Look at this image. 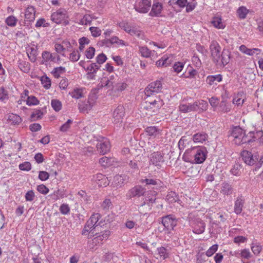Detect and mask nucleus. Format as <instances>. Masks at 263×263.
Here are the masks:
<instances>
[{
    "label": "nucleus",
    "mask_w": 263,
    "mask_h": 263,
    "mask_svg": "<svg viewBox=\"0 0 263 263\" xmlns=\"http://www.w3.org/2000/svg\"><path fill=\"white\" fill-rule=\"evenodd\" d=\"M207 151L204 146L194 147L185 151L183 155L184 161L193 164L202 163L206 159Z\"/></svg>",
    "instance_id": "obj_1"
},
{
    "label": "nucleus",
    "mask_w": 263,
    "mask_h": 263,
    "mask_svg": "<svg viewBox=\"0 0 263 263\" xmlns=\"http://www.w3.org/2000/svg\"><path fill=\"white\" fill-rule=\"evenodd\" d=\"M163 105V100L160 96L152 95L146 98L142 107L146 114H152L157 112Z\"/></svg>",
    "instance_id": "obj_2"
},
{
    "label": "nucleus",
    "mask_w": 263,
    "mask_h": 263,
    "mask_svg": "<svg viewBox=\"0 0 263 263\" xmlns=\"http://www.w3.org/2000/svg\"><path fill=\"white\" fill-rule=\"evenodd\" d=\"M230 137L232 142L237 145L246 143L248 141L245 131L239 126H235L232 128Z\"/></svg>",
    "instance_id": "obj_3"
},
{
    "label": "nucleus",
    "mask_w": 263,
    "mask_h": 263,
    "mask_svg": "<svg viewBox=\"0 0 263 263\" xmlns=\"http://www.w3.org/2000/svg\"><path fill=\"white\" fill-rule=\"evenodd\" d=\"M118 26L130 35L135 36L139 38H142L143 36V32L138 26L132 25L126 21L119 23Z\"/></svg>",
    "instance_id": "obj_4"
},
{
    "label": "nucleus",
    "mask_w": 263,
    "mask_h": 263,
    "mask_svg": "<svg viewBox=\"0 0 263 263\" xmlns=\"http://www.w3.org/2000/svg\"><path fill=\"white\" fill-rule=\"evenodd\" d=\"M118 26L130 35L135 36L139 38H142L143 36V32L138 26L132 25L126 21L119 23Z\"/></svg>",
    "instance_id": "obj_5"
},
{
    "label": "nucleus",
    "mask_w": 263,
    "mask_h": 263,
    "mask_svg": "<svg viewBox=\"0 0 263 263\" xmlns=\"http://www.w3.org/2000/svg\"><path fill=\"white\" fill-rule=\"evenodd\" d=\"M74 45H77V43L74 41L71 43L68 40H64L61 43H55L54 50L57 53L65 57L66 52L72 50Z\"/></svg>",
    "instance_id": "obj_6"
},
{
    "label": "nucleus",
    "mask_w": 263,
    "mask_h": 263,
    "mask_svg": "<svg viewBox=\"0 0 263 263\" xmlns=\"http://www.w3.org/2000/svg\"><path fill=\"white\" fill-rule=\"evenodd\" d=\"M51 18L57 24H63L66 25L69 23L67 12L64 9H60L52 13Z\"/></svg>",
    "instance_id": "obj_7"
},
{
    "label": "nucleus",
    "mask_w": 263,
    "mask_h": 263,
    "mask_svg": "<svg viewBox=\"0 0 263 263\" xmlns=\"http://www.w3.org/2000/svg\"><path fill=\"white\" fill-rule=\"evenodd\" d=\"M110 235V232L108 230L104 231L100 235L93 238L91 240L88 241L89 247L91 249H95L97 246L102 245L104 241L107 239Z\"/></svg>",
    "instance_id": "obj_8"
},
{
    "label": "nucleus",
    "mask_w": 263,
    "mask_h": 263,
    "mask_svg": "<svg viewBox=\"0 0 263 263\" xmlns=\"http://www.w3.org/2000/svg\"><path fill=\"white\" fill-rule=\"evenodd\" d=\"M3 122L12 126L19 125L22 122V118L17 114L9 112L5 115Z\"/></svg>",
    "instance_id": "obj_9"
},
{
    "label": "nucleus",
    "mask_w": 263,
    "mask_h": 263,
    "mask_svg": "<svg viewBox=\"0 0 263 263\" xmlns=\"http://www.w3.org/2000/svg\"><path fill=\"white\" fill-rule=\"evenodd\" d=\"M177 223L178 220L174 215H168L162 217V223L167 230H174Z\"/></svg>",
    "instance_id": "obj_10"
},
{
    "label": "nucleus",
    "mask_w": 263,
    "mask_h": 263,
    "mask_svg": "<svg viewBox=\"0 0 263 263\" xmlns=\"http://www.w3.org/2000/svg\"><path fill=\"white\" fill-rule=\"evenodd\" d=\"M151 6L152 0H137L135 9L139 13H146L149 10Z\"/></svg>",
    "instance_id": "obj_11"
},
{
    "label": "nucleus",
    "mask_w": 263,
    "mask_h": 263,
    "mask_svg": "<svg viewBox=\"0 0 263 263\" xmlns=\"http://www.w3.org/2000/svg\"><path fill=\"white\" fill-rule=\"evenodd\" d=\"M247 143L257 142L260 144H263V131H251L247 134Z\"/></svg>",
    "instance_id": "obj_12"
},
{
    "label": "nucleus",
    "mask_w": 263,
    "mask_h": 263,
    "mask_svg": "<svg viewBox=\"0 0 263 263\" xmlns=\"http://www.w3.org/2000/svg\"><path fill=\"white\" fill-rule=\"evenodd\" d=\"M242 158L245 163L249 165H254L258 160V155H253L248 151H243L241 154Z\"/></svg>",
    "instance_id": "obj_13"
},
{
    "label": "nucleus",
    "mask_w": 263,
    "mask_h": 263,
    "mask_svg": "<svg viewBox=\"0 0 263 263\" xmlns=\"http://www.w3.org/2000/svg\"><path fill=\"white\" fill-rule=\"evenodd\" d=\"M149 161L151 164L160 168L164 162V154L160 152H154L151 155Z\"/></svg>",
    "instance_id": "obj_14"
},
{
    "label": "nucleus",
    "mask_w": 263,
    "mask_h": 263,
    "mask_svg": "<svg viewBox=\"0 0 263 263\" xmlns=\"http://www.w3.org/2000/svg\"><path fill=\"white\" fill-rule=\"evenodd\" d=\"M125 112L123 106H118L114 111L112 114V121L117 126L121 125L122 123L123 118L124 116Z\"/></svg>",
    "instance_id": "obj_15"
},
{
    "label": "nucleus",
    "mask_w": 263,
    "mask_h": 263,
    "mask_svg": "<svg viewBox=\"0 0 263 263\" xmlns=\"http://www.w3.org/2000/svg\"><path fill=\"white\" fill-rule=\"evenodd\" d=\"M212 57L215 62H218L221 54V47L216 41H212L210 46Z\"/></svg>",
    "instance_id": "obj_16"
},
{
    "label": "nucleus",
    "mask_w": 263,
    "mask_h": 263,
    "mask_svg": "<svg viewBox=\"0 0 263 263\" xmlns=\"http://www.w3.org/2000/svg\"><path fill=\"white\" fill-rule=\"evenodd\" d=\"M173 62V57L172 55H164L161 59L156 62V66L159 68L167 67Z\"/></svg>",
    "instance_id": "obj_17"
},
{
    "label": "nucleus",
    "mask_w": 263,
    "mask_h": 263,
    "mask_svg": "<svg viewBox=\"0 0 263 263\" xmlns=\"http://www.w3.org/2000/svg\"><path fill=\"white\" fill-rule=\"evenodd\" d=\"M239 50L243 54L252 57L259 55L261 52V50L259 48H249L245 45H240Z\"/></svg>",
    "instance_id": "obj_18"
},
{
    "label": "nucleus",
    "mask_w": 263,
    "mask_h": 263,
    "mask_svg": "<svg viewBox=\"0 0 263 263\" xmlns=\"http://www.w3.org/2000/svg\"><path fill=\"white\" fill-rule=\"evenodd\" d=\"M93 179L99 187H106L109 183L108 178L101 173H98L94 175Z\"/></svg>",
    "instance_id": "obj_19"
},
{
    "label": "nucleus",
    "mask_w": 263,
    "mask_h": 263,
    "mask_svg": "<svg viewBox=\"0 0 263 263\" xmlns=\"http://www.w3.org/2000/svg\"><path fill=\"white\" fill-rule=\"evenodd\" d=\"M151 6L152 9L149 13V15L152 17H158L161 16V13L163 10V5L162 3L155 1Z\"/></svg>",
    "instance_id": "obj_20"
},
{
    "label": "nucleus",
    "mask_w": 263,
    "mask_h": 263,
    "mask_svg": "<svg viewBox=\"0 0 263 263\" xmlns=\"http://www.w3.org/2000/svg\"><path fill=\"white\" fill-rule=\"evenodd\" d=\"M210 23L214 28L217 29H224L226 27V24L222 17L219 15L212 17Z\"/></svg>",
    "instance_id": "obj_21"
},
{
    "label": "nucleus",
    "mask_w": 263,
    "mask_h": 263,
    "mask_svg": "<svg viewBox=\"0 0 263 263\" xmlns=\"http://www.w3.org/2000/svg\"><path fill=\"white\" fill-rule=\"evenodd\" d=\"M69 94L73 99H80L85 97L86 91L84 87H76Z\"/></svg>",
    "instance_id": "obj_22"
},
{
    "label": "nucleus",
    "mask_w": 263,
    "mask_h": 263,
    "mask_svg": "<svg viewBox=\"0 0 263 263\" xmlns=\"http://www.w3.org/2000/svg\"><path fill=\"white\" fill-rule=\"evenodd\" d=\"M192 227L193 232L197 234H202L205 230V224L201 219H197L192 223Z\"/></svg>",
    "instance_id": "obj_23"
},
{
    "label": "nucleus",
    "mask_w": 263,
    "mask_h": 263,
    "mask_svg": "<svg viewBox=\"0 0 263 263\" xmlns=\"http://www.w3.org/2000/svg\"><path fill=\"white\" fill-rule=\"evenodd\" d=\"M26 51L30 61L32 62H35L37 55L36 46L34 44H31L27 47Z\"/></svg>",
    "instance_id": "obj_24"
},
{
    "label": "nucleus",
    "mask_w": 263,
    "mask_h": 263,
    "mask_svg": "<svg viewBox=\"0 0 263 263\" xmlns=\"http://www.w3.org/2000/svg\"><path fill=\"white\" fill-rule=\"evenodd\" d=\"M194 106H195V111L198 112L205 111L208 108L207 102L203 100L196 101L194 102Z\"/></svg>",
    "instance_id": "obj_25"
},
{
    "label": "nucleus",
    "mask_w": 263,
    "mask_h": 263,
    "mask_svg": "<svg viewBox=\"0 0 263 263\" xmlns=\"http://www.w3.org/2000/svg\"><path fill=\"white\" fill-rule=\"evenodd\" d=\"M245 204V199L242 196L238 197L234 203V212L237 215L240 214L242 211Z\"/></svg>",
    "instance_id": "obj_26"
},
{
    "label": "nucleus",
    "mask_w": 263,
    "mask_h": 263,
    "mask_svg": "<svg viewBox=\"0 0 263 263\" xmlns=\"http://www.w3.org/2000/svg\"><path fill=\"white\" fill-rule=\"evenodd\" d=\"M104 42L106 44H109L113 45H116L118 47L126 46V43L123 40L120 39L117 36H112L109 39L105 40Z\"/></svg>",
    "instance_id": "obj_27"
},
{
    "label": "nucleus",
    "mask_w": 263,
    "mask_h": 263,
    "mask_svg": "<svg viewBox=\"0 0 263 263\" xmlns=\"http://www.w3.org/2000/svg\"><path fill=\"white\" fill-rule=\"evenodd\" d=\"M98 151L102 154H105L110 150V145L109 141L106 140L104 142L98 143L97 144Z\"/></svg>",
    "instance_id": "obj_28"
},
{
    "label": "nucleus",
    "mask_w": 263,
    "mask_h": 263,
    "mask_svg": "<svg viewBox=\"0 0 263 263\" xmlns=\"http://www.w3.org/2000/svg\"><path fill=\"white\" fill-rule=\"evenodd\" d=\"M145 192V189L141 186L137 185L132 189L129 191L128 194L130 198L135 197L136 196H142Z\"/></svg>",
    "instance_id": "obj_29"
},
{
    "label": "nucleus",
    "mask_w": 263,
    "mask_h": 263,
    "mask_svg": "<svg viewBox=\"0 0 263 263\" xmlns=\"http://www.w3.org/2000/svg\"><path fill=\"white\" fill-rule=\"evenodd\" d=\"M179 110L183 113H187L195 111V106H194V103H181L179 106Z\"/></svg>",
    "instance_id": "obj_30"
},
{
    "label": "nucleus",
    "mask_w": 263,
    "mask_h": 263,
    "mask_svg": "<svg viewBox=\"0 0 263 263\" xmlns=\"http://www.w3.org/2000/svg\"><path fill=\"white\" fill-rule=\"evenodd\" d=\"M35 11L33 6H28L25 11V18L28 22H32L35 19Z\"/></svg>",
    "instance_id": "obj_31"
},
{
    "label": "nucleus",
    "mask_w": 263,
    "mask_h": 263,
    "mask_svg": "<svg viewBox=\"0 0 263 263\" xmlns=\"http://www.w3.org/2000/svg\"><path fill=\"white\" fill-rule=\"evenodd\" d=\"M208 138V134L203 132L196 133L193 136V140L195 143H203Z\"/></svg>",
    "instance_id": "obj_32"
},
{
    "label": "nucleus",
    "mask_w": 263,
    "mask_h": 263,
    "mask_svg": "<svg viewBox=\"0 0 263 263\" xmlns=\"http://www.w3.org/2000/svg\"><path fill=\"white\" fill-rule=\"evenodd\" d=\"M222 80V75L219 74L216 75L208 76L206 78V83L209 85H216L217 83L220 82Z\"/></svg>",
    "instance_id": "obj_33"
},
{
    "label": "nucleus",
    "mask_w": 263,
    "mask_h": 263,
    "mask_svg": "<svg viewBox=\"0 0 263 263\" xmlns=\"http://www.w3.org/2000/svg\"><path fill=\"white\" fill-rule=\"evenodd\" d=\"M99 162L102 167H108L114 164L115 159L104 156L99 159Z\"/></svg>",
    "instance_id": "obj_34"
},
{
    "label": "nucleus",
    "mask_w": 263,
    "mask_h": 263,
    "mask_svg": "<svg viewBox=\"0 0 263 263\" xmlns=\"http://www.w3.org/2000/svg\"><path fill=\"white\" fill-rule=\"evenodd\" d=\"M149 90L153 92H158L162 88V84L160 81H156L151 83L148 86Z\"/></svg>",
    "instance_id": "obj_35"
},
{
    "label": "nucleus",
    "mask_w": 263,
    "mask_h": 263,
    "mask_svg": "<svg viewBox=\"0 0 263 263\" xmlns=\"http://www.w3.org/2000/svg\"><path fill=\"white\" fill-rule=\"evenodd\" d=\"M243 98L244 94L242 92H238L233 98V103L237 106H242L245 102V99Z\"/></svg>",
    "instance_id": "obj_36"
},
{
    "label": "nucleus",
    "mask_w": 263,
    "mask_h": 263,
    "mask_svg": "<svg viewBox=\"0 0 263 263\" xmlns=\"http://www.w3.org/2000/svg\"><path fill=\"white\" fill-rule=\"evenodd\" d=\"M139 52L141 57L145 58H150L153 54V51L146 46H139Z\"/></svg>",
    "instance_id": "obj_37"
},
{
    "label": "nucleus",
    "mask_w": 263,
    "mask_h": 263,
    "mask_svg": "<svg viewBox=\"0 0 263 263\" xmlns=\"http://www.w3.org/2000/svg\"><path fill=\"white\" fill-rule=\"evenodd\" d=\"M221 56V63L223 65L228 64L231 58V52L228 50H223L220 54Z\"/></svg>",
    "instance_id": "obj_38"
},
{
    "label": "nucleus",
    "mask_w": 263,
    "mask_h": 263,
    "mask_svg": "<svg viewBox=\"0 0 263 263\" xmlns=\"http://www.w3.org/2000/svg\"><path fill=\"white\" fill-rule=\"evenodd\" d=\"M249 10L245 6H240L237 10V15L238 17L241 20L246 18L249 13Z\"/></svg>",
    "instance_id": "obj_39"
},
{
    "label": "nucleus",
    "mask_w": 263,
    "mask_h": 263,
    "mask_svg": "<svg viewBox=\"0 0 263 263\" xmlns=\"http://www.w3.org/2000/svg\"><path fill=\"white\" fill-rule=\"evenodd\" d=\"M78 109L80 112L88 113L92 109L89 107L87 102L81 101L78 104Z\"/></svg>",
    "instance_id": "obj_40"
},
{
    "label": "nucleus",
    "mask_w": 263,
    "mask_h": 263,
    "mask_svg": "<svg viewBox=\"0 0 263 263\" xmlns=\"http://www.w3.org/2000/svg\"><path fill=\"white\" fill-rule=\"evenodd\" d=\"M18 66L21 71L25 73H28L30 69V64L28 62L22 60L18 61Z\"/></svg>",
    "instance_id": "obj_41"
},
{
    "label": "nucleus",
    "mask_w": 263,
    "mask_h": 263,
    "mask_svg": "<svg viewBox=\"0 0 263 263\" xmlns=\"http://www.w3.org/2000/svg\"><path fill=\"white\" fill-rule=\"evenodd\" d=\"M43 60L44 62L53 61L55 59L54 53H51L49 51H44L42 54Z\"/></svg>",
    "instance_id": "obj_42"
},
{
    "label": "nucleus",
    "mask_w": 263,
    "mask_h": 263,
    "mask_svg": "<svg viewBox=\"0 0 263 263\" xmlns=\"http://www.w3.org/2000/svg\"><path fill=\"white\" fill-rule=\"evenodd\" d=\"M127 86L126 83L119 82L117 83L115 86H112V90L115 92H121L124 90Z\"/></svg>",
    "instance_id": "obj_43"
},
{
    "label": "nucleus",
    "mask_w": 263,
    "mask_h": 263,
    "mask_svg": "<svg viewBox=\"0 0 263 263\" xmlns=\"http://www.w3.org/2000/svg\"><path fill=\"white\" fill-rule=\"evenodd\" d=\"M51 105L53 109L56 112H58L62 109V102L58 99H52L51 101Z\"/></svg>",
    "instance_id": "obj_44"
},
{
    "label": "nucleus",
    "mask_w": 263,
    "mask_h": 263,
    "mask_svg": "<svg viewBox=\"0 0 263 263\" xmlns=\"http://www.w3.org/2000/svg\"><path fill=\"white\" fill-rule=\"evenodd\" d=\"M100 218L101 215L100 214L94 213L90 216L87 221L95 227L98 225V222Z\"/></svg>",
    "instance_id": "obj_45"
},
{
    "label": "nucleus",
    "mask_w": 263,
    "mask_h": 263,
    "mask_svg": "<svg viewBox=\"0 0 263 263\" xmlns=\"http://www.w3.org/2000/svg\"><path fill=\"white\" fill-rule=\"evenodd\" d=\"M98 97L96 95L93 93L90 94L88 97L87 103L89 107H90L92 109L93 107H95L97 104Z\"/></svg>",
    "instance_id": "obj_46"
},
{
    "label": "nucleus",
    "mask_w": 263,
    "mask_h": 263,
    "mask_svg": "<svg viewBox=\"0 0 263 263\" xmlns=\"http://www.w3.org/2000/svg\"><path fill=\"white\" fill-rule=\"evenodd\" d=\"M90 43V40L86 37H82L79 39V47L80 51H83L86 45H88Z\"/></svg>",
    "instance_id": "obj_47"
},
{
    "label": "nucleus",
    "mask_w": 263,
    "mask_h": 263,
    "mask_svg": "<svg viewBox=\"0 0 263 263\" xmlns=\"http://www.w3.org/2000/svg\"><path fill=\"white\" fill-rule=\"evenodd\" d=\"M146 132L150 136L157 137L160 135V132L155 126L148 127L146 129Z\"/></svg>",
    "instance_id": "obj_48"
},
{
    "label": "nucleus",
    "mask_w": 263,
    "mask_h": 263,
    "mask_svg": "<svg viewBox=\"0 0 263 263\" xmlns=\"http://www.w3.org/2000/svg\"><path fill=\"white\" fill-rule=\"evenodd\" d=\"M17 21V18L13 15H10L5 20L6 24L10 27H15L16 25Z\"/></svg>",
    "instance_id": "obj_49"
},
{
    "label": "nucleus",
    "mask_w": 263,
    "mask_h": 263,
    "mask_svg": "<svg viewBox=\"0 0 263 263\" xmlns=\"http://www.w3.org/2000/svg\"><path fill=\"white\" fill-rule=\"evenodd\" d=\"M92 21V16L89 14H85L80 20L79 24L82 25H90Z\"/></svg>",
    "instance_id": "obj_50"
},
{
    "label": "nucleus",
    "mask_w": 263,
    "mask_h": 263,
    "mask_svg": "<svg viewBox=\"0 0 263 263\" xmlns=\"http://www.w3.org/2000/svg\"><path fill=\"white\" fill-rule=\"evenodd\" d=\"M157 250L160 259H165L168 257V254L165 248L161 247L158 248Z\"/></svg>",
    "instance_id": "obj_51"
},
{
    "label": "nucleus",
    "mask_w": 263,
    "mask_h": 263,
    "mask_svg": "<svg viewBox=\"0 0 263 263\" xmlns=\"http://www.w3.org/2000/svg\"><path fill=\"white\" fill-rule=\"evenodd\" d=\"M141 183H145L146 185L161 186L162 182L159 180L153 179H145L141 181Z\"/></svg>",
    "instance_id": "obj_52"
},
{
    "label": "nucleus",
    "mask_w": 263,
    "mask_h": 263,
    "mask_svg": "<svg viewBox=\"0 0 263 263\" xmlns=\"http://www.w3.org/2000/svg\"><path fill=\"white\" fill-rule=\"evenodd\" d=\"M166 200L169 203H174L177 201L178 197L175 192H170L167 194L166 197Z\"/></svg>",
    "instance_id": "obj_53"
},
{
    "label": "nucleus",
    "mask_w": 263,
    "mask_h": 263,
    "mask_svg": "<svg viewBox=\"0 0 263 263\" xmlns=\"http://www.w3.org/2000/svg\"><path fill=\"white\" fill-rule=\"evenodd\" d=\"M251 249L253 254L255 255L258 256L262 250V247L258 243H252L251 246Z\"/></svg>",
    "instance_id": "obj_54"
},
{
    "label": "nucleus",
    "mask_w": 263,
    "mask_h": 263,
    "mask_svg": "<svg viewBox=\"0 0 263 263\" xmlns=\"http://www.w3.org/2000/svg\"><path fill=\"white\" fill-rule=\"evenodd\" d=\"M41 81L43 86L45 89H49L51 87V82L50 79L47 76H42L41 78Z\"/></svg>",
    "instance_id": "obj_55"
},
{
    "label": "nucleus",
    "mask_w": 263,
    "mask_h": 263,
    "mask_svg": "<svg viewBox=\"0 0 263 263\" xmlns=\"http://www.w3.org/2000/svg\"><path fill=\"white\" fill-rule=\"evenodd\" d=\"M81 57V54L78 50H73L70 53L69 59L72 62L78 61Z\"/></svg>",
    "instance_id": "obj_56"
},
{
    "label": "nucleus",
    "mask_w": 263,
    "mask_h": 263,
    "mask_svg": "<svg viewBox=\"0 0 263 263\" xmlns=\"http://www.w3.org/2000/svg\"><path fill=\"white\" fill-rule=\"evenodd\" d=\"M184 63L181 62H176L173 66V71L177 73H180L184 67Z\"/></svg>",
    "instance_id": "obj_57"
},
{
    "label": "nucleus",
    "mask_w": 263,
    "mask_h": 263,
    "mask_svg": "<svg viewBox=\"0 0 263 263\" xmlns=\"http://www.w3.org/2000/svg\"><path fill=\"white\" fill-rule=\"evenodd\" d=\"M156 192L154 191H149L146 194V200L150 203H154L156 199Z\"/></svg>",
    "instance_id": "obj_58"
},
{
    "label": "nucleus",
    "mask_w": 263,
    "mask_h": 263,
    "mask_svg": "<svg viewBox=\"0 0 263 263\" xmlns=\"http://www.w3.org/2000/svg\"><path fill=\"white\" fill-rule=\"evenodd\" d=\"M26 101V104L29 106L37 105L40 103L39 100L33 96L28 97Z\"/></svg>",
    "instance_id": "obj_59"
},
{
    "label": "nucleus",
    "mask_w": 263,
    "mask_h": 263,
    "mask_svg": "<svg viewBox=\"0 0 263 263\" xmlns=\"http://www.w3.org/2000/svg\"><path fill=\"white\" fill-rule=\"evenodd\" d=\"M187 145H189V141L186 137L183 136L178 142V146L180 150H184Z\"/></svg>",
    "instance_id": "obj_60"
},
{
    "label": "nucleus",
    "mask_w": 263,
    "mask_h": 263,
    "mask_svg": "<svg viewBox=\"0 0 263 263\" xmlns=\"http://www.w3.org/2000/svg\"><path fill=\"white\" fill-rule=\"evenodd\" d=\"M197 71L194 69H190L187 73L185 74L184 73H183L181 76V78H189V79H194L196 77V76L197 74Z\"/></svg>",
    "instance_id": "obj_61"
},
{
    "label": "nucleus",
    "mask_w": 263,
    "mask_h": 263,
    "mask_svg": "<svg viewBox=\"0 0 263 263\" xmlns=\"http://www.w3.org/2000/svg\"><path fill=\"white\" fill-rule=\"evenodd\" d=\"M221 193L224 195H230L232 194L231 185L228 183H223L221 188Z\"/></svg>",
    "instance_id": "obj_62"
},
{
    "label": "nucleus",
    "mask_w": 263,
    "mask_h": 263,
    "mask_svg": "<svg viewBox=\"0 0 263 263\" xmlns=\"http://www.w3.org/2000/svg\"><path fill=\"white\" fill-rule=\"evenodd\" d=\"M72 123V120L68 119L65 123L61 125L60 128V130L62 132H66L70 128Z\"/></svg>",
    "instance_id": "obj_63"
},
{
    "label": "nucleus",
    "mask_w": 263,
    "mask_h": 263,
    "mask_svg": "<svg viewBox=\"0 0 263 263\" xmlns=\"http://www.w3.org/2000/svg\"><path fill=\"white\" fill-rule=\"evenodd\" d=\"M218 245L217 244L213 245L210 247L206 251L205 255L208 257H211L218 250Z\"/></svg>",
    "instance_id": "obj_64"
}]
</instances>
